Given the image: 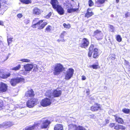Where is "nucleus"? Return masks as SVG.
I'll return each mask as SVG.
<instances>
[{
	"mask_svg": "<svg viewBox=\"0 0 130 130\" xmlns=\"http://www.w3.org/2000/svg\"><path fill=\"white\" fill-rule=\"evenodd\" d=\"M94 47L93 44L90 45L88 48V55L89 57H91L92 55V56L94 59H97L99 57L100 54L98 49L97 48H94Z\"/></svg>",
	"mask_w": 130,
	"mask_h": 130,
	"instance_id": "f257e3e1",
	"label": "nucleus"
},
{
	"mask_svg": "<svg viewBox=\"0 0 130 130\" xmlns=\"http://www.w3.org/2000/svg\"><path fill=\"white\" fill-rule=\"evenodd\" d=\"M39 19L38 18H36L33 20L34 22L36 23L31 25V27L33 28H37L39 30H41L44 28L45 26L47 24V23L46 22L43 23V20L39 21Z\"/></svg>",
	"mask_w": 130,
	"mask_h": 130,
	"instance_id": "f03ea898",
	"label": "nucleus"
},
{
	"mask_svg": "<svg viewBox=\"0 0 130 130\" xmlns=\"http://www.w3.org/2000/svg\"><path fill=\"white\" fill-rule=\"evenodd\" d=\"M62 93L61 90L55 89L53 91L52 94L51 90H48L45 92V95L49 98H51L52 95L53 96L52 98L59 97L61 96Z\"/></svg>",
	"mask_w": 130,
	"mask_h": 130,
	"instance_id": "7ed1b4c3",
	"label": "nucleus"
},
{
	"mask_svg": "<svg viewBox=\"0 0 130 130\" xmlns=\"http://www.w3.org/2000/svg\"><path fill=\"white\" fill-rule=\"evenodd\" d=\"M54 69V71L53 73L55 75H57L59 74L61 72L65 70V68L60 63L56 64Z\"/></svg>",
	"mask_w": 130,
	"mask_h": 130,
	"instance_id": "20e7f679",
	"label": "nucleus"
},
{
	"mask_svg": "<svg viewBox=\"0 0 130 130\" xmlns=\"http://www.w3.org/2000/svg\"><path fill=\"white\" fill-rule=\"evenodd\" d=\"M55 101V100L53 98H46L41 100L40 104L42 106L46 107L52 104V102H54Z\"/></svg>",
	"mask_w": 130,
	"mask_h": 130,
	"instance_id": "39448f33",
	"label": "nucleus"
},
{
	"mask_svg": "<svg viewBox=\"0 0 130 130\" xmlns=\"http://www.w3.org/2000/svg\"><path fill=\"white\" fill-rule=\"evenodd\" d=\"M24 80L23 77H17L11 79L10 82L12 86H14L18 84L24 82Z\"/></svg>",
	"mask_w": 130,
	"mask_h": 130,
	"instance_id": "423d86ee",
	"label": "nucleus"
},
{
	"mask_svg": "<svg viewBox=\"0 0 130 130\" xmlns=\"http://www.w3.org/2000/svg\"><path fill=\"white\" fill-rule=\"evenodd\" d=\"M38 101V99H37L30 98L27 101L26 105L29 108H32L37 104Z\"/></svg>",
	"mask_w": 130,
	"mask_h": 130,
	"instance_id": "0eeeda50",
	"label": "nucleus"
},
{
	"mask_svg": "<svg viewBox=\"0 0 130 130\" xmlns=\"http://www.w3.org/2000/svg\"><path fill=\"white\" fill-rule=\"evenodd\" d=\"M115 123H110L109 126L110 128L114 127V128L116 130H125L126 127L123 125L117 124L116 125Z\"/></svg>",
	"mask_w": 130,
	"mask_h": 130,
	"instance_id": "6e6552de",
	"label": "nucleus"
},
{
	"mask_svg": "<svg viewBox=\"0 0 130 130\" xmlns=\"http://www.w3.org/2000/svg\"><path fill=\"white\" fill-rule=\"evenodd\" d=\"M74 70L72 68H69L66 71L65 76V79L66 80H69L73 76Z\"/></svg>",
	"mask_w": 130,
	"mask_h": 130,
	"instance_id": "1a4fd4ad",
	"label": "nucleus"
},
{
	"mask_svg": "<svg viewBox=\"0 0 130 130\" xmlns=\"http://www.w3.org/2000/svg\"><path fill=\"white\" fill-rule=\"evenodd\" d=\"M35 96L34 91L32 89L28 90L25 94V96L27 98H33Z\"/></svg>",
	"mask_w": 130,
	"mask_h": 130,
	"instance_id": "9d476101",
	"label": "nucleus"
},
{
	"mask_svg": "<svg viewBox=\"0 0 130 130\" xmlns=\"http://www.w3.org/2000/svg\"><path fill=\"white\" fill-rule=\"evenodd\" d=\"M8 86L7 84L0 82V93H4L8 91Z\"/></svg>",
	"mask_w": 130,
	"mask_h": 130,
	"instance_id": "9b49d317",
	"label": "nucleus"
},
{
	"mask_svg": "<svg viewBox=\"0 0 130 130\" xmlns=\"http://www.w3.org/2000/svg\"><path fill=\"white\" fill-rule=\"evenodd\" d=\"M89 40L86 38L82 39L81 43L80 44V47L82 48H86L87 47L89 44Z\"/></svg>",
	"mask_w": 130,
	"mask_h": 130,
	"instance_id": "f8f14e48",
	"label": "nucleus"
},
{
	"mask_svg": "<svg viewBox=\"0 0 130 130\" xmlns=\"http://www.w3.org/2000/svg\"><path fill=\"white\" fill-rule=\"evenodd\" d=\"M94 35L98 40H100L102 39L103 35L101 31L96 30L94 32Z\"/></svg>",
	"mask_w": 130,
	"mask_h": 130,
	"instance_id": "ddd939ff",
	"label": "nucleus"
},
{
	"mask_svg": "<svg viewBox=\"0 0 130 130\" xmlns=\"http://www.w3.org/2000/svg\"><path fill=\"white\" fill-rule=\"evenodd\" d=\"M101 109V105L97 103H95L94 105L90 107V110L93 112L97 111Z\"/></svg>",
	"mask_w": 130,
	"mask_h": 130,
	"instance_id": "4468645a",
	"label": "nucleus"
},
{
	"mask_svg": "<svg viewBox=\"0 0 130 130\" xmlns=\"http://www.w3.org/2000/svg\"><path fill=\"white\" fill-rule=\"evenodd\" d=\"M51 122L48 119H46L43 121L41 126V129H46L48 126Z\"/></svg>",
	"mask_w": 130,
	"mask_h": 130,
	"instance_id": "2eb2a0df",
	"label": "nucleus"
},
{
	"mask_svg": "<svg viewBox=\"0 0 130 130\" xmlns=\"http://www.w3.org/2000/svg\"><path fill=\"white\" fill-rule=\"evenodd\" d=\"M54 9L55 10L59 15H62L64 14V10L63 8L60 5H59Z\"/></svg>",
	"mask_w": 130,
	"mask_h": 130,
	"instance_id": "dca6fc26",
	"label": "nucleus"
},
{
	"mask_svg": "<svg viewBox=\"0 0 130 130\" xmlns=\"http://www.w3.org/2000/svg\"><path fill=\"white\" fill-rule=\"evenodd\" d=\"M108 0H97L95 2V6L98 7H101L103 6L106 2H107Z\"/></svg>",
	"mask_w": 130,
	"mask_h": 130,
	"instance_id": "f3484780",
	"label": "nucleus"
},
{
	"mask_svg": "<svg viewBox=\"0 0 130 130\" xmlns=\"http://www.w3.org/2000/svg\"><path fill=\"white\" fill-rule=\"evenodd\" d=\"M11 75V74L9 73L7 74H5L4 72L0 70V78L3 79H5Z\"/></svg>",
	"mask_w": 130,
	"mask_h": 130,
	"instance_id": "a211bd4d",
	"label": "nucleus"
},
{
	"mask_svg": "<svg viewBox=\"0 0 130 130\" xmlns=\"http://www.w3.org/2000/svg\"><path fill=\"white\" fill-rule=\"evenodd\" d=\"M25 70L26 71H30L33 68V65L30 63H27L24 66Z\"/></svg>",
	"mask_w": 130,
	"mask_h": 130,
	"instance_id": "6ab92c4d",
	"label": "nucleus"
},
{
	"mask_svg": "<svg viewBox=\"0 0 130 130\" xmlns=\"http://www.w3.org/2000/svg\"><path fill=\"white\" fill-rule=\"evenodd\" d=\"M91 9L90 8H88L87 9L86 12L85 14V17L86 18H89L91 17L94 14V12L91 11L89 12Z\"/></svg>",
	"mask_w": 130,
	"mask_h": 130,
	"instance_id": "aec40b11",
	"label": "nucleus"
},
{
	"mask_svg": "<svg viewBox=\"0 0 130 130\" xmlns=\"http://www.w3.org/2000/svg\"><path fill=\"white\" fill-rule=\"evenodd\" d=\"M50 3L54 9L59 5V2L57 0H51Z\"/></svg>",
	"mask_w": 130,
	"mask_h": 130,
	"instance_id": "412c9836",
	"label": "nucleus"
},
{
	"mask_svg": "<svg viewBox=\"0 0 130 130\" xmlns=\"http://www.w3.org/2000/svg\"><path fill=\"white\" fill-rule=\"evenodd\" d=\"M33 14L34 15H39L41 13V10L37 7H35L32 10Z\"/></svg>",
	"mask_w": 130,
	"mask_h": 130,
	"instance_id": "4be33fe9",
	"label": "nucleus"
},
{
	"mask_svg": "<svg viewBox=\"0 0 130 130\" xmlns=\"http://www.w3.org/2000/svg\"><path fill=\"white\" fill-rule=\"evenodd\" d=\"M66 34V31H63L61 34L60 36V38H61V39H58L57 40V41L58 42H64L65 40L64 39V37Z\"/></svg>",
	"mask_w": 130,
	"mask_h": 130,
	"instance_id": "5701e85b",
	"label": "nucleus"
},
{
	"mask_svg": "<svg viewBox=\"0 0 130 130\" xmlns=\"http://www.w3.org/2000/svg\"><path fill=\"white\" fill-rule=\"evenodd\" d=\"M113 116L115 118V120L116 122L121 124H123L124 123V122L122 118L118 117H117V115H114Z\"/></svg>",
	"mask_w": 130,
	"mask_h": 130,
	"instance_id": "b1692460",
	"label": "nucleus"
},
{
	"mask_svg": "<svg viewBox=\"0 0 130 130\" xmlns=\"http://www.w3.org/2000/svg\"><path fill=\"white\" fill-rule=\"evenodd\" d=\"M54 130H63V126L62 124H57L54 126Z\"/></svg>",
	"mask_w": 130,
	"mask_h": 130,
	"instance_id": "393cba45",
	"label": "nucleus"
},
{
	"mask_svg": "<svg viewBox=\"0 0 130 130\" xmlns=\"http://www.w3.org/2000/svg\"><path fill=\"white\" fill-rule=\"evenodd\" d=\"M4 127L6 128H7L11 126L12 124L11 122L6 121L3 122Z\"/></svg>",
	"mask_w": 130,
	"mask_h": 130,
	"instance_id": "a878e982",
	"label": "nucleus"
},
{
	"mask_svg": "<svg viewBox=\"0 0 130 130\" xmlns=\"http://www.w3.org/2000/svg\"><path fill=\"white\" fill-rule=\"evenodd\" d=\"M96 64H93L92 65L90 66V67L91 68H92L93 69H100V67L99 65L98 62V61L96 62Z\"/></svg>",
	"mask_w": 130,
	"mask_h": 130,
	"instance_id": "bb28decb",
	"label": "nucleus"
},
{
	"mask_svg": "<svg viewBox=\"0 0 130 130\" xmlns=\"http://www.w3.org/2000/svg\"><path fill=\"white\" fill-rule=\"evenodd\" d=\"M78 8H68L67 12L68 13H71L73 12L78 11Z\"/></svg>",
	"mask_w": 130,
	"mask_h": 130,
	"instance_id": "cd10ccee",
	"label": "nucleus"
},
{
	"mask_svg": "<svg viewBox=\"0 0 130 130\" xmlns=\"http://www.w3.org/2000/svg\"><path fill=\"white\" fill-rule=\"evenodd\" d=\"M20 2L23 4H28L31 3V0H20Z\"/></svg>",
	"mask_w": 130,
	"mask_h": 130,
	"instance_id": "c85d7f7f",
	"label": "nucleus"
},
{
	"mask_svg": "<svg viewBox=\"0 0 130 130\" xmlns=\"http://www.w3.org/2000/svg\"><path fill=\"white\" fill-rule=\"evenodd\" d=\"M77 126L72 124H70L69 125V130H75Z\"/></svg>",
	"mask_w": 130,
	"mask_h": 130,
	"instance_id": "c756f323",
	"label": "nucleus"
},
{
	"mask_svg": "<svg viewBox=\"0 0 130 130\" xmlns=\"http://www.w3.org/2000/svg\"><path fill=\"white\" fill-rule=\"evenodd\" d=\"M52 26H51L48 25L45 29V32H51L52 30Z\"/></svg>",
	"mask_w": 130,
	"mask_h": 130,
	"instance_id": "7c9ffc66",
	"label": "nucleus"
},
{
	"mask_svg": "<svg viewBox=\"0 0 130 130\" xmlns=\"http://www.w3.org/2000/svg\"><path fill=\"white\" fill-rule=\"evenodd\" d=\"M21 68V66L20 64H19L15 67H14L12 68L11 70H12L16 71L19 70Z\"/></svg>",
	"mask_w": 130,
	"mask_h": 130,
	"instance_id": "2f4dec72",
	"label": "nucleus"
},
{
	"mask_svg": "<svg viewBox=\"0 0 130 130\" xmlns=\"http://www.w3.org/2000/svg\"><path fill=\"white\" fill-rule=\"evenodd\" d=\"M122 111L124 113L126 114H129L130 113V109H128L124 108L122 109Z\"/></svg>",
	"mask_w": 130,
	"mask_h": 130,
	"instance_id": "473e14b6",
	"label": "nucleus"
},
{
	"mask_svg": "<svg viewBox=\"0 0 130 130\" xmlns=\"http://www.w3.org/2000/svg\"><path fill=\"white\" fill-rule=\"evenodd\" d=\"M116 40L119 42H121L122 40V38L121 36L119 35H117L116 37Z\"/></svg>",
	"mask_w": 130,
	"mask_h": 130,
	"instance_id": "72a5a7b5",
	"label": "nucleus"
},
{
	"mask_svg": "<svg viewBox=\"0 0 130 130\" xmlns=\"http://www.w3.org/2000/svg\"><path fill=\"white\" fill-rule=\"evenodd\" d=\"M63 26L64 28L67 29H70L71 27L70 24H66V23H64L63 24Z\"/></svg>",
	"mask_w": 130,
	"mask_h": 130,
	"instance_id": "f704fd0d",
	"label": "nucleus"
},
{
	"mask_svg": "<svg viewBox=\"0 0 130 130\" xmlns=\"http://www.w3.org/2000/svg\"><path fill=\"white\" fill-rule=\"evenodd\" d=\"M7 37V40L8 44V45H9L10 43L12 42L13 38L12 37L8 38V36Z\"/></svg>",
	"mask_w": 130,
	"mask_h": 130,
	"instance_id": "c9c22d12",
	"label": "nucleus"
},
{
	"mask_svg": "<svg viewBox=\"0 0 130 130\" xmlns=\"http://www.w3.org/2000/svg\"><path fill=\"white\" fill-rule=\"evenodd\" d=\"M88 4L89 7H92L94 5V3L92 0H89Z\"/></svg>",
	"mask_w": 130,
	"mask_h": 130,
	"instance_id": "e433bc0d",
	"label": "nucleus"
},
{
	"mask_svg": "<svg viewBox=\"0 0 130 130\" xmlns=\"http://www.w3.org/2000/svg\"><path fill=\"white\" fill-rule=\"evenodd\" d=\"M75 130H86V129L83 128L82 126H77L75 129Z\"/></svg>",
	"mask_w": 130,
	"mask_h": 130,
	"instance_id": "4c0bfd02",
	"label": "nucleus"
},
{
	"mask_svg": "<svg viewBox=\"0 0 130 130\" xmlns=\"http://www.w3.org/2000/svg\"><path fill=\"white\" fill-rule=\"evenodd\" d=\"M116 58L115 55V54H111L109 56V59H110L114 60Z\"/></svg>",
	"mask_w": 130,
	"mask_h": 130,
	"instance_id": "58836bf2",
	"label": "nucleus"
},
{
	"mask_svg": "<svg viewBox=\"0 0 130 130\" xmlns=\"http://www.w3.org/2000/svg\"><path fill=\"white\" fill-rule=\"evenodd\" d=\"M20 61L23 62H29L30 61L29 60L27 59H22Z\"/></svg>",
	"mask_w": 130,
	"mask_h": 130,
	"instance_id": "ea45409f",
	"label": "nucleus"
},
{
	"mask_svg": "<svg viewBox=\"0 0 130 130\" xmlns=\"http://www.w3.org/2000/svg\"><path fill=\"white\" fill-rule=\"evenodd\" d=\"M52 12H50L48 14L45 16V18L47 19L49 18L52 15Z\"/></svg>",
	"mask_w": 130,
	"mask_h": 130,
	"instance_id": "a19ab883",
	"label": "nucleus"
},
{
	"mask_svg": "<svg viewBox=\"0 0 130 130\" xmlns=\"http://www.w3.org/2000/svg\"><path fill=\"white\" fill-rule=\"evenodd\" d=\"M4 107V105L3 101H0V109H3Z\"/></svg>",
	"mask_w": 130,
	"mask_h": 130,
	"instance_id": "79ce46f5",
	"label": "nucleus"
},
{
	"mask_svg": "<svg viewBox=\"0 0 130 130\" xmlns=\"http://www.w3.org/2000/svg\"><path fill=\"white\" fill-rule=\"evenodd\" d=\"M40 124L39 123H35L33 125L35 129L37 128L39 126Z\"/></svg>",
	"mask_w": 130,
	"mask_h": 130,
	"instance_id": "37998d69",
	"label": "nucleus"
},
{
	"mask_svg": "<svg viewBox=\"0 0 130 130\" xmlns=\"http://www.w3.org/2000/svg\"><path fill=\"white\" fill-rule=\"evenodd\" d=\"M125 17L127 18L130 17V12H127L125 14Z\"/></svg>",
	"mask_w": 130,
	"mask_h": 130,
	"instance_id": "c03bdc74",
	"label": "nucleus"
},
{
	"mask_svg": "<svg viewBox=\"0 0 130 130\" xmlns=\"http://www.w3.org/2000/svg\"><path fill=\"white\" fill-rule=\"evenodd\" d=\"M33 125L27 127L26 130H33L35 129Z\"/></svg>",
	"mask_w": 130,
	"mask_h": 130,
	"instance_id": "a18cd8bd",
	"label": "nucleus"
},
{
	"mask_svg": "<svg viewBox=\"0 0 130 130\" xmlns=\"http://www.w3.org/2000/svg\"><path fill=\"white\" fill-rule=\"evenodd\" d=\"M109 27L112 30V32H113L114 31V27L113 25H110L109 26Z\"/></svg>",
	"mask_w": 130,
	"mask_h": 130,
	"instance_id": "49530a36",
	"label": "nucleus"
},
{
	"mask_svg": "<svg viewBox=\"0 0 130 130\" xmlns=\"http://www.w3.org/2000/svg\"><path fill=\"white\" fill-rule=\"evenodd\" d=\"M17 16L18 18L20 19L22 17L23 15L21 13H19Z\"/></svg>",
	"mask_w": 130,
	"mask_h": 130,
	"instance_id": "de8ad7c7",
	"label": "nucleus"
},
{
	"mask_svg": "<svg viewBox=\"0 0 130 130\" xmlns=\"http://www.w3.org/2000/svg\"><path fill=\"white\" fill-rule=\"evenodd\" d=\"M30 21L28 20H25L24 23L26 24H27L29 23Z\"/></svg>",
	"mask_w": 130,
	"mask_h": 130,
	"instance_id": "09e8293b",
	"label": "nucleus"
},
{
	"mask_svg": "<svg viewBox=\"0 0 130 130\" xmlns=\"http://www.w3.org/2000/svg\"><path fill=\"white\" fill-rule=\"evenodd\" d=\"M38 70V68L37 67V65L35 67H34V69H33V71H36Z\"/></svg>",
	"mask_w": 130,
	"mask_h": 130,
	"instance_id": "8fccbe9b",
	"label": "nucleus"
},
{
	"mask_svg": "<svg viewBox=\"0 0 130 130\" xmlns=\"http://www.w3.org/2000/svg\"><path fill=\"white\" fill-rule=\"evenodd\" d=\"M124 61L125 62V64L126 65L129 64V62L128 61H126V60H124Z\"/></svg>",
	"mask_w": 130,
	"mask_h": 130,
	"instance_id": "3c124183",
	"label": "nucleus"
},
{
	"mask_svg": "<svg viewBox=\"0 0 130 130\" xmlns=\"http://www.w3.org/2000/svg\"><path fill=\"white\" fill-rule=\"evenodd\" d=\"M4 127L3 123L2 124H0V128Z\"/></svg>",
	"mask_w": 130,
	"mask_h": 130,
	"instance_id": "603ef678",
	"label": "nucleus"
},
{
	"mask_svg": "<svg viewBox=\"0 0 130 130\" xmlns=\"http://www.w3.org/2000/svg\"><path fill=\"white\" fill-rule=\"evenodd\" d=\"M82 80H85L86 79V77L84 75H83L82 76Z\"/></svg>",
	"mask_w": 130,
	"mask_h": 130,
	"instance_id": "864d4df0",
	"label": "nucleus"
},
{
	"mask_svg": "<svg viewBox=\"0 0 130 130\" xmlns=\"http://www.w3.org/2000/svg\"><path fill=\"white\" fill-rule=\"evenodd\" d=\"M0 25L2 26L4 25V23L3 21H0Z\"/></svg>",
	"mask_w": 130,
	"mask_h": 130,
	"instance_id": "5fc2aeb1",
	"label": "nucleus"
},
{
	"mask_svg": "<svg viewBox=\"0 0 130 130\" xmlns=\"http://www.w3.org/2000/svg\"><path fill=\"white\" fill-rule=\"evenodd\" d=\"M90 116L91 118H93L94 116V114H92V115H90Z\"/></svg>",
	"mask_w": 130,
	"mask_h": 130,
	"instance_id": "6e6d98bb",
	"label": "nucleus"
},
{
	"mask_svg": "<svg viewBox=\"0 0 130 130\" xmlns=\"http://www.w3.org/2000/svg\"><path fill=\"white\" fill-rule=\"evenodd\" d=\"M106 123H108L109 122V120L108 119L106 120Z\"/></svg>",
	"mask_w": 130,
	"mask_h": 130,
	"instance_id": "4d7b16f0",
	"label": "nucleus"
},
{
	"mask_svg": "<svg viewBox=\"0 0 130 130\" xmlns=\"http://www.w3.org/2000/svg\"><path fill=\"white\" fill-rule=\"evenodd\" d=\"M116 3H118L119 2V0H116Z\"/></svg>",
	"mask_w": 130,
	"mask_h": 130,
	"instance_id": "13d9d810",
	"label": "nucleus"
},
{
	"mask_svg": "<svg viewBox=\"0 0 130 130\" xmlns=\"http://www.w3.org/2000/svg\"><path fill=\"white\" fill-rule=\"evenodd\" d=\"M1 6H2V5H1V3L0 2V9H1Z\"/></svg>",
	"mask_w": 130,
	"mask_h": 130,
	"instance_id": "bf43d9fd",
	"label": "nucleus"
},
{
	"mask_svg": "<svg viewBox=\"0 0 130 130\" xmlns=\"http://www.w3.org/2000/svg\"><path fill=\"white\" fill-rule=\"evenodd\" d=\"M87 92L89 93V91H88H88H87Z\"/></svg>",
	"mask_w": 130,
	"mask_h": 130,
	"instance_id": "052dcab7",
	"label": "nucleus"
},
{
	"mask_svg": "<svg viewBox=\"0 0 130 130\" xmlns=\"http://www.w3.org/2000/svg\"><path fill=\"white\" fill-rule=\"evenodd\" d=\"M113 15H111V16H112V17H113Z\"/></svg>",
	"mask_w": 130,
	"mask_h": 130,
	"instance_id": "680f3d73",
	"label": "nucleus"
},
{
	"mask_svg": "<svg viewBox=\"0 0 130 130\" xmlns=\"http://www.w3.org/2000/svg\"><path fill=\"white\" fill-rule=\"evenodd\" d=\"M113 15H111V16H112V17H113Z\"/></svg>",
	"mask_w": 130,
	"mask_h": 130,
	"instance_id": "e2e57ef3",
	"label": "nucleus"
}]
</instances>
